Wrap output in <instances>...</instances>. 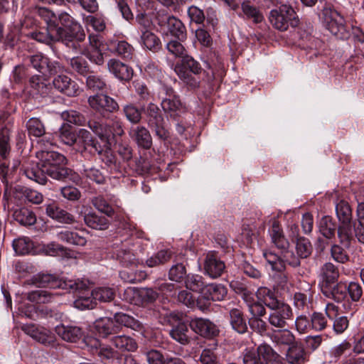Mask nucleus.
Segmentation results:
<instances>
[{
	"label": "nucleus",
	"mask_w": 364,
	"mask_h": 364,
	"mask_svg": "<svg viewBox=\"0 0 364 364\" xmlns=\"http://www.w3.org/2000/svg\"><path fill=\"white\" fill-rule=\"evenodd\" d=\"M38 145L39 151L36 152V156L40 161V167L36 164L25 167L23 172L28 178L41 185L47 183L46 175L57 181L73 178V171L65 166L68 164L66 157L47 149L48 145H53L50 137H43L38 141Z\"/></svg>",
	"instance_id": "nucleus-1"
},
{
	"label": "nucleus",
	"mask_w": 364,
	"mask_h": 364,
	"mask_svg": "<svg viewBox=\"0 0 364 364\" xmlns=\"http://www.w3.org/2000/svg\"><path fill=\"white\" fill-rule=\"evenodd\" d=\"M83 282L86 284L85 282ZM76 292H78L79 295L77 296L73 305L80 310L93 309L97 301L109 302L115 296L114 289L110 287H98L90 293L87 291V286H86L85 289L78 290Z\"/></svg>",
	"instance_id": "nucleus-2"
},
{
	"label": "nucleus",
	"mask_w": 364,
	"mask_h": 364,
	"mask_svg": "<svg viewBox=\"0 0 364 364\" xmlns=\"http://www.w3.org/2000/svg\"><path fill=\"white\" fill-rule=\"evenodd\" d=\"M33 38L37 41L50 43L51 42L60 41L68 47H72L74 50L77 49L78 43L85 40V33H77L73 36L68 30L63 28H52L47 27L46 32H33Z\"/></svg>",
	"instance_id": "nucleus-3"
},
{
	"label": "nucleus",
	"mask_w": 364,
	"mask_h": 364,
	"mask_svg": "<svg viewBox=\"0 0 364 364\" xmlns=\"http://www.w3.org/2000/svg\"><path fill=\"white\" fill-rule=\"evenodd\" d=\"M32 282L38 287L62 289L74 293L78 290L85 289L86 287L83 281L80 279L58 278L55 275L44 273H39L34 275L32 278Z\"/></svg>",
	"instance_id": "nucleus-4"
},
{
	"label": "nucleus",
	"mask_w": 364,
	"mask_h": 364,
	"mask_svg": "<svg viewBox=\"0 0 364 364\" xmlns=\"http://www.w3.org/2000/svg\"><path fill=\"white\" fill-rule=\"evenodd\" d=\"M174 71L179 79L190 89H197L200 86V80L192 74L198 75L202 71L198 62L189 55L184 56L180 63L174 66Z\"/></svg>",
	"instance_id": "nucleus-5"
},
{
	"label": "nucleus",
	"mask_w": 364,
	"mask_h": 364,
	"mask_svg": "<svg viewBox=\"0 0 364 364\" xmlns=\"http://www.w3.org/2000/svg\"><path fill=\"white\" fill-rule=\"evenodd\" d=\"M269 19L274 28L282 31H287L290 25L296 26L299 21L294 9L286 4L282 5L279 9L272 10Z\"/></svg>",
	"instance_id": "nucleus-6"
},
{
	"label": "nucleus",
	"mask_w": 364,
	"mask_h": 364,
	"mask_svg": "<svg viewBox=\"0 0 364 364\" xmlns=\"http://www.w3.org/2000/svg\"><path fill=\"white\" fill-rule=\"evenodd\" d=\"M322 18L325 26L333 35L341 39L348 37L344 18L337 11L325 7L322 11Z\"/></svg>",
	"instance_id": "nucleus-7"
},
{
	"label": "nucleus",
	"mask_w": 364,
	"mask_h": 364,
	"mask_svg": "<svg viewBox=\"0 0 364 364\" xmlns=\"http://www.w3.org/2000/svg\"><path fill=\"white\" fill-rule=\"evenodd\" d=\"M163 90L166 97L163 98L161 106L164 112L170 118L177 120L183 114L186 112V106L171 87L164 86Z\"/></svg>",
	"instance_id": "nucleus-8"
},
{
	"label": "nucleus",
	"mask_w": 364,
	"mask_h": 364,
	"mask_svg": "<svg viewBox=\"0 0 364 364\" xmlns=\"http://www.w3.org/2000/svg\"><path fill=\"white\" fill-rule=\"evenodd\" d=\"M145 114L149 127L154 130L156 135L161 139H166L169 132L165 126L164 116L158 105L149 103L145 109Z\"/></svg>",
	"instance_id": "nucleus-9"
},
{
	"label": "nucleus",
	"mask_w": 364,
	"mask_h": 364,
	"mask_svg": "<svg viewBox=\"0 0 364 364\" xmlns=\"http://www.w3.org/2000/svg\"><path fill=\"white\" fill-rule=\"evenodd\" d=\"M268 314V324L276 329L284 328L288 324V321L291 319L293 312L289 305L281 303L276 307L270 308Z\"/></svg>",
	"instance_id": "nucleus-10"
},
{
	"label": "nucleus",
	"mask_w": 364,
	"mask_h": 364,
	"mask_svg": "<svg viewBox=\"0 0 364 364\" xmlns=\"http://www.w3.org/2000/svg\"><path fill=\"white\" fill-rule=\"evenodd\" d=\"M227 294L226 288L220 284H207L205 290L203 291L202 298H198L196 300V306L204 311L207 309L210 304V301H221Z\"/></svg>",
	"instance_id": "nucleus-11"
},
{
	"label": "nucleus",
	"mask_w": 364,
	"mask_h": 364,
	"mask_svg": "<svg viewBox=\"0 0 364 364\" xmlns=\"http://www.w3.org/2000/svg\"><path fill=\"white\" fill-rule=\"evenodd\" d=\"M156 19L161 26H166L172 36L183 41L186 39V28L178 18L166 14H159Z\"/></svg>",
	"instance_id": "nucleus-12"
},
{
	"label": "nucleus",
	"mask_w": 364,
	"mask_h": 364,
	"mask_svg": "<svg viewBox=\"0 0 364 364\" xmlns=\"http://www.w3.org/2000/svg\"><path fill=\"white\" fill-rule=\"evenodd\" d=\"M102 42L99 35L90 34L89 44L81 49L80 52L92 63L101 65L104 63V56L101 50Z\"/></svg>",
	"instance_id": "nucleus-13"
},
{
	"label": "nucleus",
	"mask_w": 364,
	"mask_h": 364,
	"mask_svg": "<svg viewBox=\"0 0 364 364\" xmlns=\"http://www.w3.org/2000/svg\"><path fill=\"white\" fill-rule=\"evenodd\" d=\"M90 106L101 114L113 112L119 109L117 102L107 95H95L88 98Z\"/></svg>",
	"instance_id": "nucleus-14"
},
{
	"label": "nucleus",
	"mask_w": 364,
	"mask_h": 364,
	"mask_svg": "<svg viewBox=\"0 0 364 364\" xmlns=\"http://www.w3.org/2000/svg\"><path fill=\"white\" fill-rule=\"evenodd\" d=\"M21 329L33 339L45 346L53 344L55 342V338L54 334L43 327L30 323L23 325Z\"/></svg>",
	"instance_id": "nucleus-15"
},
{
	"label": "nucleus",
	"mask_w": 364,
	"mask_h": 364,
	"mask_svg": "<svg viewBox=\"0 0 364 364\" xmlns=\"http://www.w3.org/2000/svg\"><path fill=\"white\" fill-rule=\"evenodd\" d=\"M30 62L33 68L39 73L46 75L56 74L62 70V66L58 62H51L50 60L42 55L38 53L30 57Z\"/></svg>",
	"instance_id": "nucleus-16"
},
{
	"label": "nucleus",
	"mask_w": 364,
	"mask_h": 364,
	"mask_svg": "<svg viewBox=\"0 0 364 364\" xmlns=\"http://www.w3.org/2000/svg\"><path fill=\"white\" fill-rule=\"evenodd\" d=\"M125 294L132 296L131 304L138 306L153 303L159 296V294L151 288H128Z\"/></svg>",
	"instance_id": "nucleus-17"
},
{
	"label": "nucleus",
	"mask_w": 364,
	"mask_h": 364,
	"mask_svg": "<svg viewBox=\"0 0 364 364\" xmlns=\"http://www.w3.org/2000/svg\"><path fill=\"white\" fill-rule=\"evenodd\" d=\"M189 326L192 331L204 338H212L219 333L216 325L206 318H193L190 321Z\"/></svg>",
	"instance_id": "nucleus-18"
},
{
	"label": "nucleus",
	"mask_w": 364,
	"mask_h": 364,
	"mask_svg": "<svg viewBox=\"0 0 364 364\" xmlns=\"http://www.w3.org/2000/svg\"><path fill=\"white\" fill-rule=\"evenodd\" d=\"M55 89L69 97L77 96L80 93L77 83L65 74L56 75L53 80Z\"/></svg>",
	"instance_id": "nucleus-19"
},
{
	"label": "nucleus",
	"mask_w": 364,
	"mask_h": 364,
	"mask_svg": "<svg viewBox=\"0 0 364 364\" xmlns=\"http://www.w3.org/2000/svg\"><path fill=\"white\" fill-rule=\"evenodd\" d=\"M203 268L206 274L213 279H216L222 275L225 265L215 252H209L205 255Z\"/></svg>",
	"instance_id": "nucleus-20"
},
{
	"label": "nucleus",
	"mask_w": 364,
	"mask_h": 364,
	"mask_svg": "<svg viewBox=\"0 0 364 364\" xmlns=\"http://www.w3.org/2000/svg\"><path fill=\"white\" fill-rule=\"evenodd\" d=\"M270 339L276 346L284 349L289 348L298 341L293 332L286 327L274 329L270 335Z\"/></svg>",
	"instance_id": "nucleus-21"
},
{
	"label": "nucleus",
	"mask_w": 364,
	"mask_h": 364,
	"mask_svg": "<svg viewBox=\"0 0 364 364\" xmlns=\"http://www.w3.org/2000/svg\"><path fill=\"white\" fill-rule=\"evenodd\" d=\"M107 68L109 71L120 80L129 81L133 77V70L118 60H109Z\"/></svg>",
	"instance_id": "nucleus-22"
},
{
	"label": "nucleus",
	"mask_w": 364,
	"mask_h": 364,
	"mask_svg": "<svg viewBox=\"0 0 364 364\" xmlns=\"http://www.w3.org/2000/svg\"><path fill=\"white\" fill-rule=\"evenodd\" d=\"M347 287L342 282H336L333 285H321V292L327 298L336 302L343 301L347 296Z\"/></svg>",
	"instance_id": "nucleus-23"
},
{
	"label": "nucleus",
	"mask_w": 364,
	"mask_h": 364,
	"mask_svg": "<svg viewBox=\"0 0 364 364\" xmlns=\"http://www.w3.org/2000/svg\"><path fill=\"white\" fill-rule=\"evenodd\" d=\"M130 137L136 144L144 149H149L152 145V138L149 130L142 126L132 127L129 131Z\"/></svg>",
	"instance_id": "nucleus-24"
},
{
	"label": "nucleus",
	"mask_w": 364,
	"mask_h": 364,
	"mask_svg": "<svg viewBox=\"0 0 364 364\" xmlns=\"http://www.w3.org/2000/svg\"><path fill=\"white\" fill-rule=\"evenodd\" d=\"M93 325L95 331L104 338L119 333L118 324L114 323L113 318H100L94 322Z\"/></svg>",
	"instance_id": "nucleus-25"
},
{
	"label": "nucleus",
	"mask_w": 364,
	"mask_h": 364,
	"mask_svg": "<svg viewBox=\"0 0 364 364\" xmlns=\"http://www.w3.org/2000/svg\"><path fill=\"white\" fill-rule=\"evenodd\" d=\"M46 212L50 218L60 223L72 224L75 222V218L73 215L60 208L54 202L46 205Z\"/></svg>",
	"instance_id": "nucleus-26"
},
{
	"label": "nucleus",
	"mask_w": 364,
	"mask_h": 364,
	"mask_svg": "<svg viewBox=\"0 0 364 364\" xmlns=\"http://www.w3.org/2000/svg\"><path fill=\"white\" fill-rule=\"evenodd\" d=\"M340 276L338 268L333 263L328 262L322 265L319 277L321 279V285H333Z\"/></svg>",
	"instance_id": "nucleus-27"
},
{
	"label": "nucleus",
	"mask_w": 364,
	"mask_h": 364,
	"mask_svg": "<svg viewBox=\"0 0 364 364\" xmlns=\"http://www.w3.org/2000/svg\"><path fill=\"white\" fill-rule=\"evenodd\" d=\"M272 242L280 250H286L289 247V242L285 237L279 223L274 220L269 230Z\"/></svg>",
	"instance_id": "nucleus-28"
},
{
	"label": "nucleus",
	"mask_w": 364,
	"mask_h": 364,
	"mask_svg": "<svg viewBox=\"0 0 364 364\" xmlns=\"http://www.w3.org/2000/svg\"><path fill=\"white\" fill-rule=\"evenodd\" d=\"M55 331L63 340L72 343L77 342L83 336L82 329L77 326H58Z\"/></svg>",
	"instance_id": "nucleus-29"
},
{
	"label": "nucleus",
	"mask_w": 364,
	"mask_h": 364,
	"mask_svg": "<svg viewBox=\"0 0 364 364\" xmlns=\"http://www.w3.org/2000/svg\"><path fill=\"white\" fill-rule=\"evenodd\" d=\"M286 358L290 364H304L306 361V353L302 344L297 341L287 349Z\"/></svg>",
	"instance_id": "nucleus-30"
},
{
	"label": "nucleus",
	"mask_w": 364,
	"mask_h": 364,
	"mask_svg": "<svg viewBox=\"0 0 364 364\" xmlns=\"http://www.w3.org/2000/svg\"><path fill=\"white\" fill-rule=\"evenodd\" d=\"M84 222L87 226L92 229L104 230L109 225V220L105 216L99 215L94 212H90L84 215Z\"/></svg>",
	"instance_id": "nucleus-31"
},
{
	"label": "nucleus",
	"mask_w": 364,
	"mask_h": 364,
	"mask_svg": "<svg viewBox=\"0 0 364 364\" xmlns=\"http://www.w3.org/2000/svg\"><path fill=\"white\" fill-rule=\"evenodd\" d=\"M112 345L120 352H134L138 345L136 341L127 336H117L111 339Z\"/></svg>",
	"instance_id": "nucleus-32"
},
{
	"label": "nucleus",
	"mask_w": 364,
	"mask_h": 364,
	"mask_svg": "<svg viewBox=\"0 0 364 364\" xmlns=\"http://www.w3.org/2000/svg\"><path fill=\"white\" fill-rule=\"evenodd\" d=\"M169 335L173 340L184 346L189 344L191 340L188 327L185 323H179L173 326Z\"/></svg>",
	"instance_id": "nucleus-33"
},
{
	"label": "nucleus",
	"mask_w": 364,
	"mask_h": 364,
	"mask_svg": "<svg viewBox=\"0 0 364 364\" xmlns=\"http://www.w3.org/2000/svg\"><path fill=\"white\" fill-rule=\"evenodd\" d=\"M56 237L59 240L73 245L85 246L87 243V240L85 237L79 235L77 232L69 230L58 232Z\"/></svg>",
	"instance_id": "nucleus-34"
},
{
	"label": "nucleus",
	"mask_w": 364,
	"mask_h": 364,
	"mask_svg": "<svg viewBox=\"0 0 364 364\" xmlns=\"http://www.w3.org/2000/svg\"><path fill=\"white\" fill-rule=\"evenodd\" d=\"M13 217L16 222L24 226L33 225L36 222V215L27 208H21L15 210Z\"/></svg>",
	"instance_id": "nucleus-35"
},
{
	"label": "nucleus",
	"mask_w": 364,
	"mask_h": 364,
	"mask_svg": "<svg viewBox=\"0 0 364 364\" xmlns=\"http://www.w3.org/2000/svg\"><path fill=\"white\" fill-rule=\"evenodd\" d=\"M230 323L232 328L239 333H244L247 331L243 314L238 309H232L230 311Z\"/></svg>",
	"instance_id": "nucleus-36"
},
{
	"label": "nucleus",
	"mask_w": 364,
	"mask_h": 364,
	"mask_svg": "<svg viewBox=\"0 0 364 364\" xmlns=\"http://www.w3.org/2000/svg\"><path fill=\"white\" fill-rule=\"evenodd\" d=\"M186 287L193 291L199 292L198 298H202L203 291L205 290L207 284H205L202 276L198 274H189L186 277Z\"/></svg>",
	"instance_id": "nucleus-37"
},
{
	"label": "nucleus",
	"mask_w": 364,
	"mask_h": 364,
	"mask_svg": "<svg viewBox=\"0 0 364 364\" xmlns=\"http://www.w3.org/2000/svg\"><path fill=\"white\" fill-rule=\"evenodd\" d=\"M58 24L59 22L65 28L63 29L68 30L71 33H73L74 36H76L77 33H85L81 30V27L79 24L75 22L73 18L66 12H63L57 16Z\"/></svg>",
	"instance_id": "nucleus-38"
},
{
	"label": "nucleus",
	"mask_w": 364,
	"mask_h": 364,
	"mask_svg": "<svg viewBox=\"0 0 364 364\" xmlns=\"http://www.w3.org/2000/svg\"><path fill=\"white\" fill-rule=\"evenodd\" d=\"M13 248L19 255H24L33 252V242L27 237H18L13 241Z\"/></svg>",
	"instance_id": "nucleus-39"
},
{
	"label": "nucleus",
	"mask_w": 364,
	"mask_h": 364,
	"mask_svg": "<svg viewBox=\"0 0 364 364\" xmlns=\"http://www.w3.org/2000/svg\"><path fill=\"white\" fill-rule=\"evenodd\" d=\"M318 229L326 239H332L335 237L337 226L330 216H323L318 223Z\"/></svg>",
	"instance_id": "nucleus-40"
},
{
	"label": "nucleus",
	"mask_w": 364,
	"mask_h": 364,
	"mask_svg": "<svg viewBox=\"0 0 364 364\" xmlns=\"http://www.w3.org/2000/svg\"><path fill=\"white\" fill-rule=\"evenodd\" d=\"M172 257V252L168 250H161L154 254L146 260V265L149 267H156L168 262Z\"/></svg>",
	"instance_id": "nucleus-41"
},
{
	"label": "nucleus",
	"mask_w": 364,
	"mask_h": 364,
	"mask_svg": "<svg viewBox=\"0 0 364 364\" xmlns=\"http://www.w3.org/2000/svg\"><path fill=\"white\" fill-rule=\"evenodd\" d=\"M257 294L268 309L276 307L282 303L277 299L274 292L267 287L259 288Z\"/></svg>",
	"instance_id": "nucleus-42"
},
{
	"label": "nucleus",
	"mask_w": 364,
	"mask_h": 364,
	"mask_svg": "<svg viewBox=\"0 0 364 364\" xmlns=\"http://www.w3.org/2000/svg\"><path fill=\"white\" fill-rule=\"evenodd\" d=\"M113 318L114 323L118 324L119 332L120 331L122 326L128 327L134 330H137L141 328V323L138 321L126 314L117 313L114 314Z\"/></svg>",
	"instance_id": "nucleus-43"
},
{
	"label": "nucleus",
	"mask_w": 364,
	"mask_h": 364,
	"mask_svg": "<svg viewBox=\"0 0 364 364\" xmlns=\"http://www.w3.org/2000/svg\"><path fill=\"white\" fill-rule=\"evenodd\" d=\"M9 129L0 122V158L6 159L10 154Z\"/></svg>",
	"instance_id": "nucleus-44"
},
{
	"label": "nucleus",
	"mask_w": 364,
	"mask_h": 364,
	"mask_svg": "<svg viewBox=\"0 0 364 364\" xmlns=\"http://www.w3.org/2000/svg\"><path fill=\"white\" fill-rule=\"evenodd\" d=\"M357 223L354 224L355 235L358 240L364 244V203L358 205Z\"/></svg>",
	"instance_id": "nucleus-45"
},
{
	"label": "nucleus",
	"mask_w": 364,
	"mask_h": 364,
	"mask_svg": "<svg viewBox=\"0 0 364 364\" xmlns=\"http://www.w3.org/2000/svg\"><path fill=\"white\" fill-rule=\"evenodd\" d=\"M89 343L92 348L95 349V353L102 359H110L115 356V351L109 346L101 344L100 341L96 338H90Z\"/></svg>",
	"instance_id": "nucleus-46"
},
{
	"label": "nucleus",
	"mask_w": 364,
	"mask_h": 364,
	"mask_svg": "<svg viewBox=\"0 0 364 364\" xmlns=\"http://www.w3.org/2000/svg\"><path fill=\"white\" fill-rule=\"evenodd\" d=\"M93 138L88 130L80 129L77 132V142H75L77 150L82 154L88 150L90 144L93 143Z\"/></svg>",
	"instance_id": "nucleus-47"
},
{
	"label": "nucleus",
	"mask_w": 364,
	"mask_h": 364,
	"mask_svg": "<svg viewBox=\"0 0 364 364\" xmlns=\"http://www.w3.org/2000/svg\"><path fill=\"white\" fill-rule=\"evenodd\" d=\"M338 237L341 244L349 246L350 241L353 237L351 221L340 222L338 227Z\"/></svg>",
	"instance_id": "nucleus-48"
},
{
	"label": "nucleus",
	"mask_w": 364,
	"mask_h": 364,
	"mask_svg": "<svg viewBox=\"0 0 364 364\" xmlns=\"http://www.w3.org/2000/svg\"><path fill=\"white\" fill-rule=\"evenodd\" d=\"M141 41L146 48L154 52H156L160 48V39L151 31H143L141 36Z\"/></svg>",
	"instance_id": "nucleus-49"
},
{
	"label": "nucleus",
	"mask_w": 364,
	"mask_h": 364,
	"mask_svg": "<svg viewBox=\"0 0 364 364\" xmlns=\"http://www.w3.org/2000/svg\"><path fill=\"white\" fill-rule=\"evenodd\" d=\"M26 128L30 136L35 137L43 136L46 134V128L40 119L32 117L26 123Z\"/></svg>",
	"instance_id": "nucleus-50"
},
{
	"label": "nucleus",
	"mask_w": 364,
	"mask_h": 364,
	"mask_svg": "<svg viewBox=\"0 0 364 364\" xmlns=\"http://www.w3.org/2000/svg\"><path fill=\"white\" fill-rule=\"evenodd\" d=\"M122 111L126 119L132 124H138L141 119V110L134 104L125 105Z\"/></svg>",
	"instance_id": "nucleus-51"
},
{
	"label": "nucleus",
	"mask_w": 364,
	"mask_h": 364,
	"mask_svg": "<svg viewBox=\"0 0 364 364\" xmlns=\"http://www.w3.org/2000/svg\"><path fill=\"white\" fill-rule=\"evenodd\" d=\"M38 14L47 24V27L52 28H63L58 26L57 16L50 10L45 7H41L38 9Z\"/></svg>",
	"instance_id": "nucleus-52"
},
{
	"label": "nucleus",
	"mask_w": 364,
	"mask_h": 364,
	"mask_svg": "<svg viewBox=\"0 0 364 364\" xmlns=\"http://www.w3.org/2000/svg\"><path fill=\"white\" fill-rule=\"evenodd\" d=\"M296 254L301 258H307L312 252V245L309 239L300 237L296 242Z\"/></svg>",
	"instance_id": "nucleus-53"
},
{
	"label": "nucleus",
	"mask_w": 364,
	"mask_h": 364,
	"mask_svg": "<svg viewBox=\"0 0 364 364\" xmlns=\"http://www.w3.org/2000/svg\"><path fill=\"white\" fill-rule=\"evenodd\" d=\"M242 10L244 15L247 18L252 19L255 23H257L263 21L264 18L261 12L257 7L251 5L250 2H243L242 4Z\"/></svg>",
	"instance_id": "nucleus-54"
},
{
	"label": "nucleus",
	"mask_w": 364,
	"mask_h": 364,
	"mask_svg": "<svg viewBox=\"0 0 364 364\" xmlns=\"http://www.w3.org/2000/svg\"><path fill=\"white\" fill-rule=\"evenodd\" d=\"M261 364H267L274 359L276 353L273 348L268 344H261L256 351Z\"/></svg>",
	"instance_id": "nucleus-55"
},
{
	"label": "nucleus",
	"mask_w": 364,
	"mask_h": 364,
	"mask_svg": "<svg viewBox=\"0 0 364 364\" xmlns=\"http://www.w3.org/2000/svg\"><path fill=\"white\" fill-rule=\"evenodd\" d=\"M93 206L99 211L105 213L107 217H112L114 215V210L102 196L93 197L91 200Z\"/></svg>",
	"instance_id": "nucleus-56"
},
{
	"label": "nucleus",
	"mask_w": 364,
	"mask_h": 364,
	"mask_svg": "<svg viewBox=\"0 0 364 364\" xmlns=\"http://www.w3.org/2000/svg\"><path fill=\"white\" fill-rule=\"evenodd\" d=\"M336 211L339 222L351 221L352 211L348 202H338L336 205Z\"/></svg>",
	"instance_id": "nucleus-57"
},
{
	"label": "nucleus",
	"mask_w": 364,
	"mask_h": 364,
	"mask_svg": "<svg viewBox=\"0 0 364 364\" xmlns=\"http://www.w3.org/2000/svg\"><path fill=\"white\" fill-rule=\"evenodd\" d=\"M186 268L182 263H177L173 265L168 272V279L175 282L180 283L186 279Z\"/></svg>",
	"instance_id": "nucleus-58"
},
{
	"label": "nucleus",
	"mask_w": 364,
	"mask_h": 364,
	"mask_svg": "<svg viewBox=\"0 0 364 364\" xmlns=\"http://www.w3.org/2000/svg\"><path fill=\"white\" fill-rule=\"evenodd\" d=\"M53 298V295L46 290H35L29 292L27 295V299L32 301L40 304L49 302Z\"/></svg>",
	"instance_id": "nucleus-59"
},
{
	"label": "nucleus",
	"mask_w": 364,
	"mask_h": 364,
	"mask_svg": "<svg viewBox=\"0 0 364 364\" xmlns=\"http://www.w3.org/2000/svg\"><path fill=\"white\" fill-rule=\"evenodd\" d=\"M77 133L71 131L69 125L63 124L59 130V137L62 142L68 146H73L77 142Z\"/></svg>",
	"instance_id": "nucleus-60"
},
{
	"label": "nucleus",
	"mask_w": 364,
	"mask_h": 364,
	"mask_svg": "<svg viewBox=\"0 0 364 364\" xmlns=\"http://www.w3.org/2000/svg\"><path fill=\"white\" fill-rule=\"evenodd\" d=\"M62 117L68 122L77 126H83L86 124L85 117L82 114L75 110L63 112L62 113Z\"/></svg>",
	"instance_id": "nucleus-61"
},
{
	"label": "nucleus",
	"mask_w": 364,
	"mask_h": 364,
	"mask_svg": "<svg viewBox=\"0 0 364 364\" xmlns=\"http://www.w3.org/2000/svg\"><path fill=\"white\" fill-rule=\"evenodd\" d=\"M263 256L272 270L282 272L284 269V262L276 254L264 251Z\"/></svg>",
	"instance_id": "nucleus-62"
},
{
	"label": "nucleus",
	"mask_w": 364,
	"mask_h": 364,
	"mask_svg": "<svg viewBox=\"0 0 364 364\" xmlns=\"http://www.w3.org/2000/svg\"><path fill=\"white\" fill-rule=\"evenodd\" d=\"M350 348V343L346 341H344L341 343L333 347L329 352L330 355L332 358L331 361H336L342 355H346L349 352Z\"/></svg>",
	"instance_id": "nucleus-63"
},
{
	"label": "nucleus",
	"mask_w": 364,
	"mask_h": 364,
	"mask_svg": "<svg viewBox=\"0 0 364 364\" xmlns=\"http://www.w3.org/2000/svg\"><path fill=\"white\" fill-rule=\"evenodd\" d=\"M331 256L334 261L341 264H344L349 260L347 252L337 244H333L331 246Z\"/></svg>",
	"instance_id": "nucleus-64"
}]
</instances>
